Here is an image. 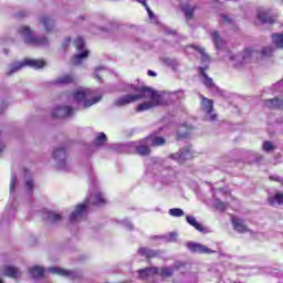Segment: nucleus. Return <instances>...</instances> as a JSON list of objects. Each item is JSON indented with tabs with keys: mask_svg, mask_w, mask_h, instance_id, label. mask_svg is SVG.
<instances>
[{
	"mask_svg": "<svg viewBox=\"0 0 283 283\" xmlns=\"http://www.w3.org/2000/svg\"><path fill=\"white\" fill-rule=\"evenodd\" d=\"M196 8L197 7H192V4H184V7H181V10H184L187 19H192Z\"/></svg>",
	"mask_w": 283,
	"mask_h": 283,
	"instance_id": "obj_35",
	"label": "nucleus"
},
{
	"mask_svg": "<svg viewBox=\"0 0 283 283\" xmlns=\"http://www.w3.org/2000/svg\"><path fill=\"white\" fill-rule=\"evenodd\" d=\"M136 1H139V3H143V4L145 6V8H146L148 14H149V18H150V19H154L155 14L153 13L151 9H149V7H148L146 0H136Z\"/></svg>",
	"mask_w": 283,
	"mask_h": 283,
	"instance_id": "obj_46",
	"label": "nucleus"
},
{
	"mask_svg": "<svg viewBox=\"0 0 283 283\" xmlns=\"http://www.w3.org/2000/svg\"><path fill=\"white\" fill-rule=\"evenodd\" d=\"M124 91L128 92V94H126L125 96H120L114 102V105H116L117 107L129 105L130 103H135V101H139L140 98H144L146 103H153L151 87H138L136 85H126Z\"/></svg>",
	"mask_w": 283,
	"mask_h": 283,
	"instance_id": "obj_3",
	"label": "nucleus"
},
{
	"mask_svg": "<svg viewBox=\"0 0 283 283\" xmlns=\"http://www.w3.org/2000/svg\"><path fill=\"white\" fill-rule=\"evenodd\" d=\"M274 50L271 45H266L264 48H262L261 50V55L262 56H272Z\"/></svg>",
	"mask_w": 283,
	"mask_h": 283,
	"instance_id": "obj_41",
	"label": "nucleus"
},
{
	"mask_svg": "<svg viewBox=\"0 0 283 283\" xmlns=\"http://www.w3.org/2000/svg\"><path fill=\"white\" fill-rule=\"evenodd\" d=\"M105 203L106 199L99 188L90 190V196L86 197L84 203H77L75 210L71 212L69 217L70 223H80L86 219L90 206H104Z\"/></svg>",
	"mask_w": 283,
	"mask_h": 283,
	"instance_id": "obj_1",
	"label": "nucleus"
},
{
	"mask_svg": "<svg viewBox=\"0 0 283 283\" xmlns=\"http://www.w3.org/2000/svg\"><path fill=\"white\" fill-rule=\"evenodd\" d=\"M139 277L142 280H146V277L155 276V274H159V268H145V270L138 271Z\"/></svg>",
	"mask_w": 283,
	"mask_h": 283,
	"instance_id": "obj_28",
	"label": "nucleus"
},
{
	"mask_svg": "<svg viewBox=\"0 0 283 283\" xmlns=\"http://www.w3.org/2000/svg\"><path fill=\"white\" fill-rule=\"evenodd\" d=\"M3 149V146H0V154H2Z\"/></svg>",
	"mask_w": 283,
	"mask_h": 283,
	"instance_id": "obj_56",
	"label": "nucleus"
},
{
	"mask_svg": "<svg viewBox=\"0 0 283 283\" xmlns=\"http://www.w3.org/2000/svg\"><path fill=\"white\" fill-rule=\"evenodd\" d=\"M53 158L56 161V165L62 170H69V161H67V148L65 146H59L53 150Z\"/></svg>",
	"mask_w": 283,
	"mask_h": 283,
	"instance_id": "obj_11",
	"label": "nucleus"
},
{
	"mask_svg": "<svg viewBox=\"0 0 283 283\" xmlns=\"http://www.w3.org/2000/svg\"><path fill=\"white\" fill-rule=\"evenodd\" d=\"M120 223H122V226H123L124 228H126V230H134V229H135L134 223H132V221H130L129 219H123V220L120 221Z\"/></svg>",
	"mask_w": 283,
	"mask_h": 283,
	"instance_id": "obj_42",
	"label": "nucleus"
},
{
	"mask_svg": "<svg viewBox=\"0 0 283 283\" xmlns=\"http://www.w3.org/2000/svg\"><path fill=\"white\" fill-rule=\"evenodd\" d=\"M105 143H107V136L104 132H102L95 138V146L96 147H102V145H105Z\"/></svg>",
	"mask_w": 283,
	"mask_h": 283,
	"instance_id": "obj_37",
	"label": "nucleus"
},
{
	"mask_svg": "<svg viewBox=\"0 0 283 283\" xmlns=\"http://www.w3.org/2000/svg\"><path fill=\"white\" fill-rule=\"evenodd\" d=\"M280 84H281L280 82L276 83V85H280Z\"/></svg>",
	"mask_w": 283,
	"mask_h": 283,
	"instance_id": "obj_58",
	"label": "nucleus"
},
{
	"mask_svg": "<svg viewBox=\"0 0 283 283\" xmlns=\"http://www.w3.org/2000/svg\"><path fill=\"white\" fill-rule=\"evenodd\" d=\"M101 70H105V67H103V66L96 67L95 72H94V76H95V78H96L99 83H103V78H102V76H101Z\"/></svg>",
	"mask_w": 283,
	"mask_h": 283,
	"instance_id": "obj_44",
	"label": "nucleus"
},
{
	"mask_svg": "<svg viewBox=\"0 0 283 283\" xmlns=\"http://www.w3.org/2000/svg\"><path fill=\"white\" fill-rule=\"evenodd\" d=\"M222 21H226L227 23H231L232 19L229 17V14H221Z\"/></svg>",
	"mask_w": 283,
	"mask_h": 283,
	"instance_id": "obj_48",
	"label": "nucleus"
},
{
	"mask_svg": "<svg viewBox=\"0 0 283 283\" xmlns=\"http://www.w3.org/2000/svg\"><path fill=\"white\" fill-rule=\"evenodd\" d=\"M186 220L189 223V226H192L199 232H205L203 226H201V223H199V221H197L196 217H193L192 214H188L186 217Z\"/></svg>",
	"mask_w": 283,
	"mask_h": 283,
	"instance_id": "obj_30",
	"label": "nucleus"
},
{
	"mask_svg": "<svg viewBox=\"0 0 283 283\" xmlns=\"http://www.w3.org/2000/svg\"><path fill=\"white\" fill-rule=\"evenodd\" d=\"M75 109L73 107H69L67 105H60L55 107L52 112L53 118H71L74 116Z\"/></svg>",
	"mask_w": 283,
	"mask_h": 283,
	"instance_id": "obj_14",
	"label": "nucleus"
},
{
	"mask_svg": "<svg viewBox=\"0 0 283 283\" xmlns=\"http://www.w3.org/2000/svg\"><path fill=\"white\" fill-rule=\"evenodd\" d=\"M43 218L49 221L50 223H60L63 219L60 212H53L51 210L44 212Z\"/></svg>",
	"mask_w": 283,
	"mask_h": 283,
	"instance_id": "obj_27",
	"label": "nucleus"
},
{
	"mask_svg": "<svg viewBox=\"0 0 283 283\" xmlns=\"http://www.w3.org/2000/svg\"><path fill=\"white\" fill-rule=\"evenodd\" d=\"M210 34L211 40L214 43L216 50H223V48H226L227 42L224 41V39H222V36H220V32L218 30H213V32H211Z\"/></svg>",
	"mask_w": 283,
	"mask_h": 283,
	"instance_id": "obj_23",
	"label": "nucleus"
},
{
	"mask_svg": "<svg viewBox=\"0 0 283 283\" xmlns=\"http://www.w3.org/2000/svg\"><path fill=\"white\" fill-rule=\"evenodd\" d=\"M166 63H169V59H166Z\"/></svg>",
	"mask_w": 283,
	"mask_h": 283,
	"instance_id": "obj_57",
	"label": "nucleus"
},
{
	"mask_svg": "<svg viewBox=\"0 0 283 283\" xmlns=\"http://www.w3.org/2000/svg\"><path fill=\"white\" fill-rule=\"evenodd\" d=\"M181 268H185V263L181 261H176V263H174V265L170 268H161L158 274H160L161 277H171L174 276V272L181 270Z\"/></svg>",
	"mask_w": 283,
	"mask_h": 283,
	"instance_id": "obj_17",
	"label": "nucleus"
},
{
	"mask_svg": "<svg viewBox=\"0 0 283 283\" xmlns=\"http://www.w3.org/2000/svg\"><path fill=\"white\" fill-rule=\"evenodd\" d=\"M258 17L262 23H274L276 21V15L271 11V9H258Z\"/></svg>",
	"mask_w": 283,
	"mask_h": 283,
	"instance_id": "obj_16",
	"label": "nucleus"
},
{
	"mask_svg": "<svg viewBox=\"0 0 283 283\" xmlns=\"http://www.w3.org/2000/svg\"><path fill=\"white\" fill-rule=\"evenodd\" d=\"M264 105L270 107V109H282L283 108V98H268L264 101Z\"/></svg>",
	"mask_w": 283,
	"mask_h": 283,
	"instance_id": "obj_26",
	"label": "nucleus"
},
{
	"mask_svg": "<svg viewBox=\"0 0 283 283\" xmlns=\"http://www.w3.org/2000/svg\"><path fill=\"white\" fill-rule=\"evenodd\" d=\"M76 50H78V53L75 54L72 59V63L74 65H81L83 63L84 59H87L90 52L88 50H84L85 48V41L83 36H77L74 41Z\"/></svg>",
	"mask_w": 283,
	"mask_h": 283,
	"instance_id": "obj_10",
	"label": "nucleus"
},
{
	"mask_svg": "<svg viewBox=\"0 0 283 283\" xmlns=\"http://www.w3.org/2000/svg\"><path fill=\"white\" fill-rule=\"evenodd\" d=\"M8 107L7 103L0 105V114H3L4 109Z\"/></svg>",
	"mask_w": 283,
	"mask_h": 283,
	"instance_id": "obj_50",
	"label": "nucleus"
},
{
	"mask_svg": "<svg viewBox=\"0 0 283 283\" xmlns=\"http://www.w3.org/2000/svg\"><path fill=\"white\" fill-rule=\"evenodd\" d=\"M28 13L27 11H20L17 15L18 17H25Z\"/></svg>",
	"mask_w": 283,
	"mask_h": 283,
	"instance_id": "obj_51",
	"label": "nucleus"
},
{
	"mask_svg": "<svg viewBox=\"0 0 283 283\" xmlns=\"http://www.w3.org/2000/svg\"><path fill=\"white\" fill-rule=\"evenodd\" d=\"M201 109L206 113V120H217V114H214L213 101L201 96Z\"/></svg>",
	"mask_w": 283,
	"mask_h": 283,
	"instance_id": "obj_13",
	"label": "nucleus"
},
{
	"mask_svg": "<svg viewBox=\"0 0 283 283\" xmlns=\"http://www.w3.org/2000/svg\"><path fill=\"white\" fill-rule=\"evenodd\" d=\"M169 214L170 217H185L186 212L182 208H170Z\"/></svg>",
	"mask_w": 283,
	"mask_h": 283,
	"instance_id": "obj_40",
	"label": "nucleus"
},
{
	"mask_svg": "<svg viewBox=\"0 0 283 283\" xmlns=\"http://www.w3.org/2000/svg\"><path fill=\"white\" fill-rule=\"evenodd\" d=\"M187 136H188L187 134H184L182 136H181V134H179V133L177 134V137H178V138H186Z\"/></svg>",
	"mask_w": 283,
	"mask_h": 283,
	"instance_id": "obj_54",
	"label": "nucleus"
},
{
	"mask_svg": "<svg viewBox=\"0 0 283 283\" xmlns=\"http://www.w3.org/2000/svg\"><path fill=\"white\" fill-rule=\"evenodd\" d=\"M44 283H49V281H44Z\"/></svg>",
	"mask_w": 283,
	"mask_h": 283,
	"instance_id": "obj_60",
	"label": "nucleus"
},
{
	"mask_svg": "<svg viewBox=\"0 0 283 283\" xmlns=\"http://www.w3.org/2000/svg\"><path fill=\"white\" fill-rule=\"evenodd\" d=\"M0 283H3V281H1V279H0Z\"/></svg>",
	"mask_w": 283,
	"mask_h": 283,
	"instance_id": "obj_59",
	"label": "nucleus"
},
{
	"mask_svg": "<svg viewBox=\"0 0 283 283\" xmlns=\"http://www.w3.org/2000/svg\"><path fill=\"white\" fill-rule=\"evenodd\" d=\"M270 206H283V192H279L268 198Z\"/></svg>",
	"mask_w": 283,
	"mask_h": 283,
	"instance_id": "obj_32",
	"label": "nucleus"
},
{
	"mask_svg": "<svg viewBox=\"0 0 283 283\" xmlns=\"http://www.w3.org/2000/svg\"><path fill=\"white\" fill-rule=\"evenodd\" d=\"M17 212V201L15 199H10L7 208L4 210V213L2 214V220L4 221H11V219H14Z\"/></svg>",
	"mask_w": 283,
	"mask_h": 283,
	"instance_id": "obj_18",
	"label": "nucleus"
},
{
	"mask_svg": "<svg viewBox=\"0 0 283 283\" xmlns=\"http://www.w3.org/2000/svg\"><path fill=\"white\" fill-rule=\"evenodd\" d=\"M148 75L149 76H156L157 74H156V72H154V70H148Z\"/></svg>",
	"mask_w": 283,
	"mask_h": 283,
	"instance_id": "obj_52",
	"label": "nucleus"
},
{
	"mask_svg": "<svg viewBox=\"0 0 283 283\" xmlns=\"http://www.w3.org/2000/svg\"><path fill=\"white\" fill-rule=\"evenodd\" d=\"M151 103H139L137 105V112H147V109H153L154 107H158L159 105H169L177 101V98H185V92L182 90H178L177 92H164L160 94L155 90H151Z\"/></svg>",
	"mask_w": 283,
	"mask_h": 283,
	"instance_id": "obj_4",
	"label": "nucleus"
},
{
	"mask_svg": "<svg viewBox=\"0 0 283 283\" xmlns=\"http://www.w3.org/2000/svg\"><path fill=\"white\" fill-rule=\"evenodd\" d=\"M148 138L145 139L146 144H140V142H130V144H114L113 149L117 154H136L139 155H149L150 154V144L147 142Z\"/></svg>",
	"mask_w": 283,
	"mask_h": 283,
	"instance_id": "obj_6",
	"label": "nucleus"
},
{
	"mask_svg": "<svg viewBox=\"0 0 283 283\" xmlns=\"http://www.w3.org/2000/svg\"><path fill=\"white\" fill-rule=\"evenodd\" d=\"M255 54H258V52L251 50V48H248L242 54H235V56H230V59L233 61V65L235 67H241L244 63L251 61L252 56Z\"/></svg>",
	"mask_w": 283,
	"mask_h": 283,
	"instance_id": "obj_12",
	"label": "nucleus"
},
{
	"mask_svg": "<svg viewBox=\"0 0 283 283\" xmlns=\"http://www.w3.org/2000/svg\"><path fill=\"white\" fill-rule=\"evenodd\" d=\"M71 41H72L71 36H66V39H64V41L62 42V48H64V50H66V48H69Z\"/></svg>",
	"mask_w": 283,
	"mask_h": 283,
	"instance_id": "obj_47",
	"label": "nucleus"
},
{
	"mask_svg": "<svg viewBox=\"0 0 283 283\" xmlns=\"http://www.w3.org/2000/svg\"><path fill=\"white\" fill-rule=\"evenodd\" d=\"M0 274L2 276H9V277H20L22 275L19 268H13L12 265H4V268H2Z\"/></svg>",
	"mask_w": 283,
	"mask_h": 283,
	"instance_id": "obj_24",
	"label": "nucleus"
},
{
	"mask_svg": "<svg viewBox=\"0 0 283 283\" xmlns=\"http://www.w3.org/2000/svg\"><path fill=\"white\" fill-rule=\"evenodd\" d=\"M212 203H213V207L217 208V210L223 211L227 208L226 201H221V199H219L217 197L216 192L213 193V201H212Z\"/></svg>",
	"mask_w": 283,
	"mask_h": 283,
	"instance_id": "obj_34",
	"label": "nucleus"
},
{
	"mask_svg": "<svg viewBox=\"0 0 283 283\" xmlns=\"http://www.w3.org/2000/svg\"><path fill=\"white\" fill-rule=\"evenodd\" d=\"M27 65H29L30 67H34V70H39L40 67H44L46 65V62L41 59H23V61H18L9 65L7 74L10 76L11 74L19 72V70H22V67H25Z\"/></svg>",
	"mask_w": 283,
	"mask_h": 283,
	"instance_id": "obj_9",
	"label": "nucleus"
},
{
	"mask_svg": "<svg viewBox=\"0 0 283 283\" xmlns=\"http://www.w3.org/2000/svg\"><path fill=\"white\" fill-rule=\"evenodd\" d=\"M45 272L56 274L57 276L69 277V280H76V277H82V272L63 270L62 268H49L48 270H44V268H41L40 265L29 268V275L34 280H41V277H44Z\"/></svg>",
	"mask_w": 283,
	"mask_h": 283,
	"instance_id": "obj_5",
	"label": "nucleus"
},
{
	"mask_svg": "<svg viewBox=\"0 0 283 283\" xmlns=\"http://www.w3.org/2000/svg\"><path fill=\"white\" fill-rule=\"evenodd\" d=\"M192 48L195 50H197V52H199V54H201V61H203V63L210 61V56H209V54H207L205 48H202L201 45H192Z\"/></svg>",
	"mask_w": 283,
	"mask_h": 283,
	"instance_id": "obj_36",
	"label": "nucleus"
},
{
	"mask_svg": "<svg viewBox=\"0 0 283 283\" xmlns=\"http://www.w3.org/2000/svg\"><path fill=\"white\" fill-rule=\"evenodd\" d=\"M171 159H176L179 163L186 161V159H189L192 157V153L190 148H181L179 153H171L170 155Z\"/></svg>",
	"mask_w": 283,
	"mask_h": 283,
	"instance_id": "obj_22",
	"label": "nucleus"
},
{
	"mask_svg": "<svg viewBox=\"0 0 283 283\" xmlns=\"http://www.w3.org/2000/svg\"><path fill=\"white\" fill-rule=\"evenodd\" d=\"M150 161L154 170H156L151 176L150 186L153 190L159 192L172 184L174 179H176V170L174 168H159L157 157H153Z\"/></svg>",
	"mask_w": 283,
	"mask_h": 283,
	"instance_id": "obj_2",
	"label": "nucleus"
},
{
	"mask_svg": "<svg viewBox=\"0 0 283 283\" xmlns=\"http://www.w3.org/2000/svg\"><path fill=\"white\" fill-rule=\"evenodd\" d=\"M33 188H34V181H32V179H27L25 180L27 192H32Z\"/></svg>",
	"mask_w": 283,
	"mask_h": 283,
	"instance_id": "obj_45",
	"label": "nucleus"
},
{
	"mask_svg": "<svg viewBox=\"0 0 283 283\" xmlns=\"http://www.w3.org/2000/svg\"><path fill=\"white\" fill-rule=\"evenodd\" d=\"M198 70H199V74L202 78L203 85H206V87H208V90H210L212 92H217L218 87H217L216 83L213 82V78H210V76H208L206 69L198 67Z\"/></svg>",
	"mask_w": 283,
	"mask_h": 283,
	"instance_id": "obj_19",
	"label": "nucleus"
},
{
	"mask_svg": "<svg viewBox=\"0 0 283 283\" xmlns=\"http://www.w3.org/2000/svg\"><path fill=\"white\" fill-rule=\"evenodd\" d=\"M167 34H177L176 30H166Z\"/></svg>",
	"mask_w": 283,
	"mask_h": 283,
	"instance_id": "obj_53",
	"label": "nucleus"
},
{
	"mask_svg": "<svg viewBox=\"0 0 283 283\" xmlns=\"http://www.w3.org/2000/svg\"><path fill=\"white\" fill-rule=\"evenodd\" d=\"M272 41L275 43L276 48H283V34L274 33L272 34Z\"/></svg>",
	"mask_w": 283,
	"mask_h": 283,
	"instance_id": "obj_38",
	"label": "nucleus"
},
{
	"mask_svg": "<svg viewBox=\"0 0 283 283\" xmlns=\"http://www.w3.org/2000/svg\"><path fill=\"white\" fill-rule=\"evenodd\" d=\"M76 78L74 74H64V76H59L54 81H52L53 85H70L71 83H75Z\"/></svg>",
	"mask_w": 283,
	"mask_h": 283,
	"instance_id": "obj_25",
	"label": "nucleus"
},
{
	"mask_svg": "<svg viewBox=\"0 0 283 283\" xmlns=\"http://www.w3.org/2000/svg\"><path fill=\"white\" fill-rule=\"evenodd\" d=\"M270 179H274L275 181H282V177L279 175H270Z\"/></svg>",
	"mask_w": 283,
	"mask_h": 283,
	"instance_id": "obj_49",
	"label": "nucleus"
},
{
	"mask_svg": "<svg viewBox=\"0 0 283 283\" xmlns=\"http://www.w3.org/2000/svg\"><path fill=\"white\" fill-rule=\"evenodd\" d=\"M276 146L273 144V142H270V139H265L262 144V150L265 151V154H271V151H275Z\"/></svg>",
	"mask_w": 283,
	"mask_h": 283,
	"instance_id": "obj_33",
	"label": "nucleus"
},
{
	"mask_svg": "<svg viewBox=\"0 0 283 283\" xmlns=\"http://www.w3.org/2000/svg\"><path fill=\"white\" fill-rule=\"evenodd\" d=\"M137 254L145 259H165V252L163 250H153L151 248H139Z\"/></svg>",
	"mask_w": 283,
	"mask_h": 283,
	"instance_id": "obj_15",
	"label": "nucleus"
},
{
	"mask_svg": "<svg viewBox=\"0 0 283 283\" xmlns=\"http://www.w3.org/2000/svg\"><path fill=\"white\" fill-rule=\"evenodd\" d=\"M18 32L23 36L25 43L32 45H49L48 36H36L29 25H20Z\"/></svg>",
	"mask_w": 283,
	"mask_h": 283,
	"instance_id": "obj_8",
	"label": "nucleus"
},
{
	"mask_svg": "<svg viewBox=\"0 0 283 283\" xmlns=\"http://www.w3.org/2000/svg\"><path fill=\"white\" fill-rule=\"evenodd\" d=\"M147 145H151V147H163V145H166V139L160 136H149V138H147Z\"/></svg>",
	"mask_w": 283,
	"mask_h": 283,
	"instance_id": "obj_29",
	"label": "nucleus"
},
{
	"mask_svg": "<svg viewBox=\"0 0 283 283\" xmlns=\"http://www.w3.org/2000/svg\"><path fill=\"white\" fill-rule=\"evenodd\" d=\"M94 92L93 90H85L84 87H80L73 93V98L77 103L83 102V107H92V105H96V103H99L103 98V96H94L93 98H88L90 96H93Z\"/></svg>",
	"mask_w": 283,
	"mask_h": 283,
	"instance_id": "obj_7",
	"label": "nucleus"
},
{
	"mask_svg": "<svg viewBox=\"0 0 283 283\" xmlns=\"http://www.w3.org/2000/svg\"><path fill=\"white\" fill-rule=\"evenodd\" d=\"M188 250L195 254H212V250L207 248V245H202L201 243H187Z\"/></svg>",
	"mask_w": 283,
	"mask_h": 283,
	"instance_id": "obj_20",
	"label": "nucleus"
},
{
	"mask_svg": "<svg viewBox=\"0 0 283 283\" xmlns=\"http://www.w3.org/2000/svg\"><path fill=\"white\" fill-rule=\"evenodd\" d=\"M176 232H170L167 237H154V239H164L165 241L174 242L176 241Z\"/></svg>",
	"mask_w": 283,
	"mask_h": 283,
	"instance_id": "obj_43",
	"label": "nucleus"
},
{
	"mask_svg": "<svg viewBox=\"0 0 283 283\" xmlns=\"http://www.w3.org/2000/svg\"><path fill=\"white\" fill-rule=\"evenodd\" d=\"M17 184H18L17 172H12L11 174V181H10V197H12V195L15 190Z\"/></svg>",
	"mask_w": 283,
	"mask_h": 283,
	"instance_id": "obj_39",
	"label": "nucleus"
},
{
	"mask_svg": "<svg viewBox=\"0 0 283 283\" xmlns=\"http://www.w3.org/2000/svg\"><path fill=\"white\" fill-rule=\"evenodd\" d=\"M3 52L4 54H9V50L7 48H4Z\"/></svg>",
	"mask_w": 283,
	"mask_h": 283,
	"instance_id": "obj_55",
	"label": "nucleus"
},
{
	"mask_svg": "<svg viewBox=\"0 0 283 283\" xmlns=\"http://www.w3.org/2000/svg\"><path fill=\"white\" fill-rule=\"evenodd\" d=\"M232 226L240 234H244L250 231L244 219H241L240 217H232Z\"/></svg>",
	"mask_w": 283,
	"mask_h": 283,
	"instance_id": "obj_21",
	"label": "nucleus"
},
{
	"mask_svg": "<svg viewBox=\"0 0 283 283\" xmlns=\"http://www.w3.org/2000/svg\"><path fill=\"white\" fill-rule=\"evenodd\" d=\"M41 23H43L46 31L53 30V25L55 23L54 19L52 17H49L48 14H44L40 18Z\"/></svg>",
	"mask_w": 283,
	"mask_h": 283,
	"instance_id": "obj_31",
	"label": "nucleus"
}]
</instances>
